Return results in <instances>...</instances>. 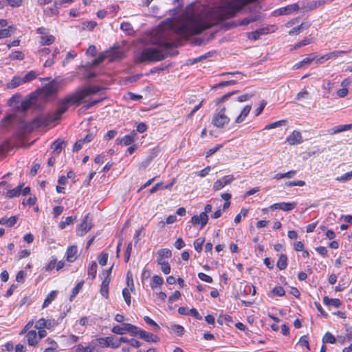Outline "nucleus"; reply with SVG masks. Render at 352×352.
<instances>
[{
	"instance_id": "69168bd1",
	"label": "nucleus",
	"mask_w": 352,
	"mask_h": 352,
	"mask_svg": "<svg viewBox=\"0 0 352 352\" xmlns=\"http://www.w3.org/2000/svg\"><path fill=\"white\" fill-rule=\"evenodd\" d=\"M45 329H50L58 324L54 319H45Z\"/></svg>"
},
{
	"instance_id": "6e6d98bb",
	"label": "nucleus",
	"mask_w": 352,
	"mask_h": 352,
	"mask_svg": "<svg viewBox=\"0 0 352 352\" xmlns=\"http://www.w3.org/2000/svg\"><path fill=\"white\" fill-rule=\"evenodd\" d=\"M285 185L288 187L292 186H303L305 185V182L302 180L287 182Z\"/></svg>"
},
{
	"instance_id": "8fccbe9b",
	"label": "nucleus",
	"mask_w": 352,
	"mask_h": 352,
	"mask_svg": "<svg viewBox=\"0 0 352 352\" xmlns=\"http://www.w3.org/2000/svg\"><path fill=\"white\" fill-rule=\"evenodd\" d=\"M9 56L13 60H23L24 58V54L21 51L12 52Z\"/></svg>"
},
{
	"instance_id": "393cba45",
	"label": "nucleus",
	"mask_w": 352,
	"mask_h": 352,
	"mask_svg": "<svg viewBox=\"0 0 352 352\" xmlns=\"http://www.w3.org/2000/svg\"><path fill=\"white\" fill-rule=\"evenodd\" d=\"M17 217L16 216H12L10 218L3 217L0 219V224L7 227H12L15 225Z\"/></svg>"
},
{
	"instance_id": "2f4dec72",
	"label": "nucleus",
	"mask_w": 352,
	"mask_h": 352,
	"mask_svg": "<svg viewBox=\"0 0 352 352\" xmlns=\"http://www.w3.org/2000/svg\"><path fill=\"white\" fill-rule=\"evenodd\" d=\"M57 296V292L56 291H52L46 297L45 299L42 308L44 309L47 307L53 300H55Z\"/></svg>"
},
{
	"instance_id": "2eb2a0df",
	"label": "nucleus",
	"mask_w": 352,
	"mask_h": 352,
	"mask_svg": "<svg viewBox=\"0 0 352 352\" xmlns=\"http://www.w3.org/2000/svg\"><path fill=\"white\" fill-rule=\"evenodd\" d=\"M172 252L169 249H161L157 253V263L160 264L162 263L168 261L171 257Z\"/></svg>"
},
{
	"instance_id": "49530a36",
	"label": "nucleus",
	"mask_w": 352,
	"mask_h": 352,
	"mask_svg": "<svg viewBox=\"0 0 352 352\" xmlns=\"http://www.w3.org/2000/svg\"><path fill=\"white\" fill-rule=\"evenodd\" d=\"M351 178H352V170L350 172L346 173L345 174H344L340 177H337L336 178V180L338 181V182H345L350 180Z\"/></svg>"
},
{
	"instance_id": "cd10ccee",
	"label": "nucleus",
	"mask_w": 352,
	"mask_h": 352,
	"mask_svg": "<svg viewBox=\"0 0 352 352\" xmlns=\"http://www.w3.org/2000/svg\"><path fill=\"white\" fill-rule=\"evenodd\" d=\"M98 265L95 261H92L89 263L87 269V274L91 277V280H94L96 276Z\"/></svg>"
},
{
	"instance_id": "4be33fe9",
	"label": "nucleus",
	"mask_w": 352,
	"mask_h": 352,
	"mask_svg": "<svg viewBox=\"0 0 352 352\" xmlns=\"http://www.w3.org/2000/svg\"><path fill=\"white\" fill-rule=\"evenodd\" d=\"M299 9V6L297 3H293L285 6L284 8H281L279 11L280 14H289Z\"/></svg>"
},
{
	"instance_id": "f704fd0d",
	"label": "nucleus",
	"mask_w": 352,
	"mask_h": 352,
	"mask_svg": "<svg viewBox=\"0 0 352 352\" xmlns=\"http://www.w3.org/2000/svg\"><path fill=\"white\" fill-rule=\"evenodd\" d=\"M96 22L94 21H84L80 23V29L82 30H88L91 31L96 26Z\"/></svg>"
},
{
	"instance_id": "5fc2aeb1",
	"label": "nucleus",
	"mask_w": 352,
	"mask_h": 352,
	"mask_svg": "<svg viewBox=\"0 0 352 352\" xmlns=\"http://www.w3.org/2000/svg\"><path fill=\"white\" fill-rule=\"evenodd\" d=\"M105 58H107L106 51L101 53L98 58L93 61L94 65H98L100 64Z\"/></svg>"
},
{
	"instance_id": "bb28decb",
	"label": "nucleus",
	"mask_w": 352,
	"mask_h": 352,
	"mask_svg": "<svg viewBox=\"0 0 352 352\" xmlns=\"http://www.w3.org/2000/svg\"><path fill=\"white\" fill-rule=\"evenodd\" d=\"M323 302L326 305H332L336 308H338L341 305V301L338 298H329L328 296H324Z\"/></svg>"
},
{
	"instance_id": "6ab92c4d",
	"label": "nucleus",
	"mask_w": 352,
	"mask_h": 352,
	"mask_svg": "<svg viewBox=\"0 0 352 352\" xmlns=\"http://www.w3.org/2000/svg\"><path fill=\"white\" fill-rule=\"evenodd\" d=\"M28 344L30 346H35L39 342L37 337V333L35 330H30L26 333Z\"/></svg>"
},
{
	"instance_id": "603ef678",
	"label": "nucleus",
	"mask_w": 352,
	"mask_h": 352,
	"mask_svg": "<svg viewBox=\"0 0 352 352\" xmlns=\"http://www.w3.org/2000/svg\"><path fill=\"white\" fill-rule=\"evenodd\" d=\"M272 294L276 296H283L285 294V289L281 286L275 287L272 291Z\"/></svg>"
},
{
	"instance_id": "1a4fd4ad",
	"label": "nucleus",
	"mask_w": 352,
	"mask_h": 352,
	"mask_svg": "<svg viewBox=\"0 0 352 352\" xmlns=\"http://www.w3.org/2000/svg\"><path fill=\"white\" fill-rule=\"evenodd\" d=\"M91 220L89 219V215L87 214L81 223L79 225L77 229V234L79 236L85 235L87 232L90 230L91 228Z\"/></svg>"
},
{
	"instance_id": "c756f323",
	"label": "nucleus",
	"mask_w": 352,
	"mask_h": 352,
	"mask_svg": "<svg viewBox=\"0 0 352 352\" xmlns=\"http://www.w3.org/2000/svg\"><path fill=\"white\" fill-rule=\"evenodd\" d=\"M164 283L163 278L157 275H154L152 277L151 283V287L153 289H156L158 287H160Z\"/></svg>"
},
{
	"instance_id": "72a5a7b5",
	"label": "nucleus",
	"mask_w": 352,
	"mask_h": 352,
	"mask_svg": "<svg viewBox=\"0 0 352 352\" xmlns=\"http://www.w3.org/2000/svg\"><path fill=\"white\" fill-rule=\"evenodd\" d=\"M277 267L280 270H285L287 266V257L285 254L280 255L278 262H277Z\"/></svg>"
},
{
	"instance_id": "37998d69",
	"label": "nucleus",
	"mask_w": 352,
	"mask_h": 352,
	"mask_svg": "<svg viewBox=\"0 0 352 352\" xmlns=\"http://www.w3.org/2000/svg\"><path fill=\"white\" fill-rule=\"evenodd\" d=\"M83 281L78 283L72 291V294L70 296V301L73 300V298L76 297V296L78 294L79 291L81 289L83 285Z\"/></svg>"
},
{
	"instance_id": "423d86ee",
	"label": "nucleus",
	"mask_w": 352,
	"mask_h": 352,
	"mask_svg": "<svg viewBox=\"0 0 352 352\" xmlns=\"http://www.w3.org/2000/svg\"><path fill=\"white\" fill-rule=\"evenodd\" d=\"M98 345L100 347H111L113 349H117L120 346L119 341L114 336H107L104 338L96 337L95 339Z\"/></svg>"
},
{
	"instance_id": "c85d7f7f",
	"label": "nucleus",
	"mask_w": 352,
	"mask_h": 352,
	"mask_svg": "<svg viewBox=\"0 0 352 352\" xmlns=\"http://www.w3.org/2000/svg\"><path fill=\"white\" fill-rule=\"evenodd\" d=\"M65 144V142L60 139H58L53 142L51 146V148L54 151V152L59 154L62 149L63 148V145Z\"/></svg>"
},
{
	"instance_id": "9d476101",
	"label": "nucleus",
	"mask_w": 352,
	"mask_h": 352,
	"mask_svg": "<svg viewBox=\"0 0 352 352\" xmlns=\"http://www.w3.org/2000/svg\"><path fill=\"white\" fill-rule=\"evenodd\" d=\"M107 58H109L110 62L120 60L124 58V52L118 47L111 48L106 51Z\"/></svg>"
},
{
	"instance_id": "a18cd8bd",
	"label": "nucleus",
	"mask_w": 352,
	"mask_h": 352,
	"mask_svg": "<svg viewBox=\"0 0 352 352\" xmlns=\"http://www.w3.org/2000/svg\"><path fill=\"white\" fill-rule=\"evenodd\" d=\"M157 265L159 266H160V269L164 274H170L171 267L168 261H166V262L162 263L160 264H157Z\"/></svg>"
},
{
	"instance_id": "f257e3e1",
	"label": "nucleus",
	"mask_w": 352,
	"mask_h": 352,
	"mask_svg": "<svg viewBox=\"0 0 352 352\" xmlns=\"http://www.w3.org/2000/svg\"><path fill=\"white\" fill-rule=\"evenodd\" d=\"M100 89L96 87H88L74 95H69L63 98V106L60 111H67L71 104H79L86 98L98 93Z\"/></svg>"
},
{
	"instance_id": "b1692460",
	"label": "nucleus",
	"mask_w": 352,
	"mask_h": 352,
	"mask_svg": "<svg viewBox=\"0 0 352 352\" xmlns=\"http://www.w3.org/2000/svg\"><path fill=\"white\" fill-rule=\"evenodd\" d=\"M135 135V133L133 132L129 135H124L121 139H117L116 142L118 143L122 144L124 146L129 145L133 142Z\"/></svg>"
},
{
	"instance_id": "a19ab883",
	"label": "nucleus",
	"mask_w": 352,
	"mask_h": 352,
	"mask_svg": "<svg viewBox=\"0 0 352 352\" xmlns=\"http://www.w3.org/2000/svg\"><path fill=\"white\" fill-rule=\"evenodd\" d=\"M37 76V74L36 72L34 71H30L28 72L22 78L24 83H26L28 82H30L32 80L35 79Z\"/></svg>"
},
{
	"instance_id": "412c9836",
	"label": "nucleus",
	"mask_w": 352,
	"mask_h": 352,
	"mask_svg": "<svg viewBox=\"0 0 352 352\" xmlns=\"http://www.w3.org/2000/svg\"><path fill=\"white\" fill-rule=\"evenodd\" d=\"M352 129V124L336 126L328 131L331 135H334L343 131Z\"/></svg>"
},
{
	"instance_id": "a878e982",
	"label": "nucleus",
	"mask_w": 352,
	"mask_h": 352,
	"mask_svg": "<svg viewBox=\"0 0 352 352\" xmlns=\"http://www.w3.org/2000/svg\"><path fill=\"white\" fill-rule=\"evenodd\" d=\"M23 78L19 76H14L12 79L7 84L8 89H14L21 84H23Z\"/></svg>"
},
{
	"instance_id": "20e7f679",
	"label": "nucleus",
	"mask_w": 352,
	"mask_h": 352,
	"mask_svg": "<svg viewBox=\"0 0 352 352\" xmlns=\"http://www.w3.org/2000/svg\"><path fill=\"white\" fill-rule=\"evenodd\" d=\"M60 82L55 80H52L48 84L45 85L41 89L36 91V94H39V99H46L54 94H55L60 88Z\"/></svg>"
},
{
	"instance_id": "13d9d810",
	"label": "nucleus",
	"mask_w": 352,
	"mask_h": 352,
	"mask_svg": "<svg viewBox=\"0 0 352 352\" xmlns=\"http://www.w3.org/2000/svg\"><path fill=\"white\" fill-rule=\"evenodd\" d=\"M12 28V26H10L8 28L0 30V39L10 36V30Z\"/></svg>"
},
{
	"instance_id": "0e129e2a",
	"label": "nucleus",
	"mask_w": 352,
	"mask_h": 352,
	"mask_svg": "<svg viewBox=\"0 0 352 352\" xmlns=\"http://www.w3.org/2000/svg\"><path fill=\"white\" fill-rule=\"evenodd\" d=\"M198 277L199 279H201V280L205 281L206 283H211L212 282V277L203 273V272L199 273Z\"/></svg>"
},
{
	"instance_id": "0eeeda50",
	"label": "nucleus",
	"mask_w": 352,
	"mask_h": 352,
	"mask_svg": "<svg viewBox=\"0 0 352 352\" xmlns=\"http://www.w3.org/2000/svg\"><path fill=\"white\" fill-rule=\"evenodd\" d=\"M39 94L36 92L30 95L29 98L23 100L21 103V109L23 111H25L32 106H37L38 104Z\"/></svg>"
},
{
	"instance_id": "680f3d73",
	"label": "nucleus",
	"mask_w": 352,
	"mask_h": 352,
	"mask_svg": "<svg viewBox=\"0 0 352 352\" xmlns=\"http://www.w3.org/2000/svg\"><path fill=\"white\" fill-rule=\"evenodd\" d=\"M45 318H41L38 320L35 323V328L36 329H45Z\"/></svg>"
},
{
	"instance_id": "5701e85b",
	"label": "nucleus",
	"mask_w": 352,
	"mask_h": 352,
	"mask_svg": "<svg viewBox=\"0 0 352 352\" xmlns=\"http://www.w3.org/2000/svg\"><path fill=\"white\" fill-rule=\"evenodd\" d=\"M251 109H252V107H251V105H249V104L244 107V108L241 111V113L236 117V118L235 120V122L241 123L243 121H244L245 118L250 113Z\"/></svg>"
},
{
	"instance_id": "a211bd4d",
	"label": "nucleus",
	"mask_w": 352,
	"mask_h": 352,
	"mask_svg": "<svg viewBox=\"0 0 352 352\" xmlns=\"http://www.w3.org/2000/svg\"><path fill=\"white\" fill-rule=\"evenodd\" d=\"M139 338L147 342H157L160 340V338L157 336L144 330H141Z\"/></svg>"
},
{
	"instance_id": "ea45409f",
	"label": "nucleus",
	"mask_w": 352,
	"mask_h": 352,
	"mask_svg": "<svg viewBox=\"0 0 352 352\" xmlns=\"http://www.w3.org/2000/svg\"><path fill=\"white\" fill-rule=\"evenodd\" d=\"M204 242H205V239L204 237H199V238L197 239L196 240H195L194 243H193L195 250L198 252H201L202 250V246H203V244L204 243Z\"/></svg>"
},
{
	"instance_id": "7ed1b4c3",
	"label": "nucleus",
	"mask_w": 352,
	"mask_h": 352,
	"mask_svg": "<svg viewBox=\"0 0 352 352\" xmlns=\"http://www.w3.org/2000/svg\"><path fill=\"white\" fill-rule=\"evenodd\" d=\"M63 99H62L60 100L58 103V107L55 111L50 113L46 116H41L36 118L33 120V124L36 126H45L52 122L59 120L63 114L66 112L60 111V109L63 106Z\"/></svg>"
},
{
	"instance_id": "7c9ffc66",
	"label": "nucleus",
	"mask_w": 352,
	"mask_h": 352,
	"mask_svg": "<svg viewBox=\"0 0 352 352\" xmlns=\"http://www.w3.org/2000/svg\"><path fill=\"white\" fill-rule=\"evenodd\" d=\"M22 186V184H19L16 188L8 190L6 193V196L9 198H13L19 196L21 193Z\"/></svg>"
},
{
	"instance_id": "052dcab7",
	"label": "nucleus",
	"mask_w": 352,
	"mask_h": 352,
	"mask_svg": "<svg viewBox=\"0 0 352 352\" xmlns=\"http://www.w3.org/2000/svg\"><path fill=\"white\" fill-rule=\"evenodd\" d=\"M144 320L145 321V322L146 324H148L151 326H153L155 327V331H157L160 329L159 325L153 320H152L150 317L144 316Z\"/></svg>"
},
{
	"instance_id": "e433bc0d",
	"label": "nucleus",
	"mask_w": 352,
	"mask_h": 352,
	"mask_svg": "<svg viewBox=\"0 0 352 352\" xmlns=\"http://www.w3.org/2000/svg\"><path fill=\"white\" fill-rule=\"evenodd\" d=\"M127 323H123L121 325H116L112 328L111 331L118 335H123L127 333L126 327L125 326Z\"/></svg>"
},
{
	"instance_id": "79ce46f5",
	"label": "nucleus",
	"mask_w": 352,
	"mask_h": 352,
	"mask_svg": "<svg viewBox=\"0 0 352 352\" xmlns=\"http://www.w3.org/2000/svg\"><path fill=\"white\" fill-rule=\"evenodd\" d=\"M121 30L127 34H131L133 32V27L130 23L123 22L120 25Z\"/></svg>"
},
{
	"instance_id": "f03ea898",
	"label": "nucleus",
	"mask_w": 352,
	"mask_h": 352,
	"mask_svg": "<svg viewBox=\"0 0 352 352\" xmlns=\"http://www.w3.org/2000/svg\"><path fill=\"white\" fill-rule=\"evenodd\" d=\"M166 56V55L160 50L153 47H147L135 56V60L138 63L155 62L164 59Z\"/></svg>"
},
{
	"instance_id": "bf43d9fd",
	"label": "nucleus",
	"mask_w": 352,
	"mask_h": 352,
	"mask_svg": "<svg viewBox=\"0 0 352 352\" xmlns=\"http://www.w3.org/2000/svg\"><path fill=\"white\" fill-rule=\"evenodd\" d=\"M109 254L107 253L102 252L99 257V263L102 266H104L107 263Z\"/></svg>"
},
{
	"instance_id": "774afa93",
	"label": "nucleus",
	"mask_w": 352,
	"mask_h": 352,
	"mask_svg": "<svg viewBox=\"0 0 352 352\" xmlns=\"http://www.w3.org/2000/svg\"><path fill=\"white\" fill-rule=\"evenodd\" d=\"M181 296V294L179 291H175L168 298V301L170 303H173L177 300H178Z\"/></svg>"
},
{
	"instance_id": "dca6fc26",
	"label": "nucleus",
	"mask_w": 352,
	"mask_h": 352,
	"mask_svg": "<svg viewBox=\"0 0 352 352\" xmlns=\"http://www.w3.org/2000/svg\"><path fill=\"white\" fill-rule=\"evenodd\" d=\"M287 142L290 145L300 144L302 142L301 133L299 131H294L289 136H287Z\"/></svg>"
},
{
	"instance_id": "6e6552de",
	"label": "nucleus",
	"mask_w": 352,
	"mask_h": 352,
	"mask_svg": "<svg viewBox=\"0 0 352 352\" xmlns=\"http://www.w3.org/2000/svg\"><path fill=\"white\" fill-rule=\"evenodd\" d=\"M235 179L234 177L232 175H228L222 177L221 179H217L213 184V190L214 191H218L222 189L226 186L230 184Z\"/></svg>"
},
{
	"instance_id": "e2e57ef3",
	"label": "nucleus",
	"mask_w": 352,
	"mask_h": 352,
	"mask_svg": "<svg viewBox=\"0 0 352 352\" xmlns=\"http://www.w3.org/2000/svg\"><path fill=\"white\" fill-rule=\"evenodd\" d=\"M222 146L221 144H217L213 148H210L206 153V157H209L211 155H212L214 153H215L217 151H218Z\"/></svg>"
},
{
	"instance_id": "aec40b11",
	"label": "nucleus",
	"mask_w": 352,
	"mask_h": 352,
	"mask_svg": "<svg viewBox=\"0 0 352 352\" xmlns=\"http://www.w3.org/2000/svg\"><path fill=\"white\" fill-rule=\"evenodd\" d=\"M268 32H269L268 28H260L258 30H256L254 32L248 33V38L250 39L256 41V40L260 38L261 36L267 34H268Z\"/></svg>"
},
{
	"instance_id": "864d4df0",
	"label": "nucleus",
	"mask_w": 352,
	"mask_h": 352,
	"mask_svg": "<svg viewBox=\"0 0 352 352\" xmlns=\"http://www.w3.org/2000/svg\"><path fill=\"white\" fill-rule=\"evenodd\" d=\"M97 344H98L96 340H93L87 346H85V352H94Z\"/></svg>"
},
{
	"instance_id": "9b49d317",
	"label": "nucleus",
	"mask_w": 352,
	"mask_h": 352,
	"mask_svg": "<svg viewBox=\"0 0 352 352\" xmlns=\"http://www.w3.org/2000/svg\"><path fill=\"white\" fill-rule=\"evenodd\" d=\"M297 206L296 202H280L272 204L270 206L272 210H281L285 212H289L294 210Z\"/></svg>"
},
{
	"instance_id": "f3484780",
	"label": "nucleus",
	"mask_w": 352,
	"mask_h": 352,
	"mask_svg": "<svg viewBox=\"0 0 352 352\" xmlns=\"http://www.w3.org/2000/svg\"><path fill=\"white\" fill-rule=\"evenodd\" d=\"M78 248L76 245H72L67 248L65 256L68 262L72 263L77 258Z\"/></svg>"
},
{
	"instance_id": "ddd939ff",
	"label": "nucleus",
	"mask_w": 352,
	"mask_h": 352,
	"mask_svg": "<svg viewBox=\"0 0 352 352\" xmlns=\"http://www.w3.org/2000/svg\"><path fill=\"white\" fill-rule=\"evenodd\" d=\"M208 221V217L206 212H201L199 215H194L191 218V222L193 225H200L201 228L204 227Z\"/></svg>"
},
{
	"instance_id": "f8f14e48",
	"label": "nucleus",
	"mask_w": 352,
	"mask_h": 352,
	"mask_svg": "<svg viewBox=\"0 0 352 352\" xmlns=\"http://www.w3.org/2000/svg\"><path fill=\"white\" fill-rule=\"evenodd\" d=\"M157 34L159 38L157 41V44L160 46L164 47L166 48H171L175 46L173 42L165 41V37L168 35V32H160V30L157 32Z\"/></svg>"
},
{
	"instance_id": "de8ad7c7",
	"label": "nucleus",
	"mask_w": 352,
	"mask_h": 352,
	"mask_svg": "<svg viewBox=\"0 0 352 352\" xmlns=\"http://www.w3.org/2000/svg\"><path fill=\"white\" fill-rule=\"evenodd\" d=\"M311 43V38H305L302 41H301L298 42V43H296L292 48V50H297V49H298L300 47H303L305 45H309Z\"/></svg>"
},
{
	"instance_id": "58836bf2",
	"label": "nucleus",
	"mask_w": 352,
	"mask_h": 352,
	"mask_svg": "<svg viewBox=\"0 0 352 352\" xmlns=\"http://www.w3.org/2000/svg\"><path fill=\"white\" fill-rule=\"evenodd\" d=\"M286 123H287V120H278V121L270 123L269 124H267L265 126V130H270V129H275V128L281 126L283 125H285Z\"/></svg>"
},
{
	"instance_id": "473e14b6",
	"label": "nucleus",
	"mask_w": 352,
	"mask_h": 352,
	"mask_svg": "<svg viewBox=\"0 0 352 352\" xmlns=\"http://www.w3.org/2000/svg\"><path fill=\"white\" fill-rule=\"evenodd\" d=\"M126 327L127 333H129L133 336H140V331L142 329L138 328V327L133 325L131 324H126L125 326Z\"/></svg>"
},
{
	"instance_id": "39448f33",
	"label": "nucleus",
	"mask_w": 352,
	"mask_h": 352,
	"mask_svg": "<svg viewBox=\"0 0 352 352\" xmlns=\"http://www.w3.org/2000/svg\"><path fill=\"white\" fill-rule=\"evenodd\" d=\"M230 122V118L226 115V109L222 108L217 111L212 118V123L217 128H222L228 124Z\"/></svg>"
},
{
	"instance_id": "338daca9",
	"label": "nucleus",
	"mask_w": 352,
	"mask_h": 352,
	"mask_svg": "<svg viewBox=\"0 0 352 352\" xmlns=\"http://www.w3.org/2000/svg\"><path fill=\"white\" fill-rule=\"evenodd\" d=\"M100 292L101 295L106 299L109 297V286L102 285H100Z\"/></svg>"
},
{
	"instance_id": "c03bdc74",
	"label": "nucleus",
	"mask_w": 352,
	"mask_h": 352,
	"mask_svg": "<svg viewBox=\"0 0 352 352\" xmlns=\"http://www.w3.org/2000/svg\"><path fill=\"white\" fill-rule=\"evenodd\" d=\"M336 341V338L329 332L326 333L322 338V342L324 343L333 344Z\"/></svg>"
},
{
	"instance_id": "4d7b16f0",
	"label": "nucleus",
	"mask_w": 352,
	"mask_h": 352,
	"mask_svg": "<svg viewBox=\"0 0 352 352\" xmlns=\"http://www.w3.org/2000/svg\"><path fill=\"white\" fill-rule=\"evenodd\" d=\"M171 329L175 332L177 336H182L184 334V328L179 324H175L172 326Z\"/></svg>"
},
{
	"instance_id": "09e8293b",
	"label": "nucleus",
	"mask_w": 352,
	"mask_h": 352,
	"mask_svg": "<svg viewBox=\"0 0 352 352\" xmlns=\"http://www.w3.org/2000/svg\"><path fill=\"white\" fill-rule=\"evenodd\" d=\"M74 218L72 216L67 217L65 221H60L59 223V228L64 229L67 226L73 224Z\"/></svg>"
},
{
	"instance_id": "4468645a",
	"label": "nucleus",
	"mask_w": 352,
	"mask_h": 352,
	"mask_svg": "<svg viewBox=\"0 0 352 352\" xmlns=\"http://www.w3.org/2000/svg\"><path fill=\"white\" fill-rule=\"evenodd\" d=\"M59 6L58 1H54L52 6H48L43 8L44 16L47 17H52L56 16L59 13Z\"/></svg>"
},
{
	"instance_id": "4c0bfd02",
	"label": "nucleus",
	"mask_w": 352,
	"mask_h": 352,
	"mask_svg": "<svg viewBox=\"0 0 352 352\" xmlns=\"http://www.w3.org/2000/svg\"><path fill=\"white\" fill-rule=\"evenodd\" d=\"M257 20L256 16H250L248 17H246L241 21H237V23L235 24V26L236 25H248L250 23H253Z\"/></svg>"
},
{
	"instance_id": "c9c22d12",
	"label": "nucleus",
	"mask_w": 352,
	"mask_h": 352,
	"mask_svg": "<svg viewBox=\"0 0 352 352\" xmlns=\"http://www.w3.org/2000/svg\"><path fill=\"white\" fill-rule=\"evenodd\" d=\"M55 41V38L52 35H43L40 38V43L42 45H50Z\"/></svg>"
},
{
	"instance_id": "3c124183",
	"label": "nucleus",
	"mask_w": 352,
	"mask_h": 352,
	"mask_svg": "<svg viewBox=\"0 0 352 352\" xmlns=\"http://www.w3.org/2000/svg\"><path fill=\"white\" fill-rule=\"evenodd\" d=\"M130 290L131 289H129L128 288H124L122 290V296L124 297V299L126 303L128 305H131V292H130Z\"/></svg>"
}]
</instances>
